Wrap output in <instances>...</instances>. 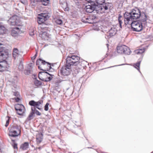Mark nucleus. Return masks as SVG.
<instances>
[{
  "label": "nucleus",
  "mask_w": 153,
  "mask_h": 153,
  "mask_svg": "<svg viewBox=\"0 0 153 153\" xmlns=\"http://www.w3.org/2000/svg\"><path fill=\"white\" fill-rule=\"evenodd\" d=\"M141 16L140 10L137 8L133 9L130 12H126L124 14V22L126 20L133 21L139 18Z\"/></svg>",
  "instance_id": "f257e3e1"
},
{
  "label": "nucleus",
  "mask_w": 153,
  "mask_h": 153,
  "mask_svg": "<svg viewBox=\"0 0 153 153\" xmlns=\"http://www.w3.org/2000/svg\"><path fill=\"white\" fill-rule=\"evenodd\" d=\"M105 0H97L94 3L96 7V10L100 13H103L108 9V4L105 3Z\"/></svg>",
  "instance_id": "f03ea898"
},
{
  "label": "nucleus",
  "mask_w": 153,
  "mask_h": 153,
  "mask_svg": "<svg viewBox=\"0 0 153 153\" xmlns=\"http://www.w3.org/2000/svg\"><path fill=\"white\" fill-rule=\"evenodd\" d=\"M125 23L126 25H131L133 30L135 31H140L143 28V26L141 23L136 21H129L126 20Z\"/></svg>",
  "instance_id": "7ed1b4c3"
},
{
  "label": "nucleus",
  "mask_w": 153,
  "mask_h": 153,
  "mask_svg": "<svg viewBox=\"0 0 153 153\" xmlns=\"http://www.w3.org/2000/svg\"><path fill=\"white\" fill-rule=\"evenodd\" d=\"M9 129L10 136L15 137L20 134V127L18 125L12 126Z\"/></svg>",
  "instance_id": "20e7f679"
},
{
  "label": "nucleus",
  "mask_w": 153,
  "mask_h": 153,
  "mask_svg": "<svg viewBox=\"0 0 153 153\" xmlns=\"http://www.w3.org/2000/svg\"><path fill=\"white\" fill-rule=\"evenodd\" d=\"M79 57L76 56H68L66 59L67 65H76L79 64Z\"/></svg>",
  "instance_id": "39448f33"
},
{
  "label": "nucleus",
  "mask_w": 153,
  "mask_h": 153,
  "mask_svg": "<svg viewBox=\"0 0 153 153\" xmlns=\"http://www.w3.org/2000/svg\"><path fill=\"white\" fill-rule=\"evenodd\" d=\"M39 77L40 79L45 81H48L51 80L53 75L46 72H42L39 73Z\"/></svg>",
  "instance_id": "423d86ee"
},
{
  "label": "nucleus",
  "mask_w": 153,
  "mask_h": 153,
  "mask_svg": "<svg viewBox=\"0 0 153 153\" xmlns=\"http://www.w3.org/2000/svg\"><path fill=\"white\" fill-rule=\"evenodd\" d=\"M117 52L120 54L129 55L131 53L130 48L125 45H122L117 47Z\"/></svg>",
  "instance_id": "0eeeda50"
},
{
  "label": "nucleus",
  "mask_w": 153,
  "mask_h": 153,
  "mask_svg": "<svg viewBox=\"0 0 153 153\" xmlns=\"http://www.w3.org/2000/svg\"><path fill=\"white\" fill-rule=\"evenodd\" d=\"M71 66L67 65L66 63L65 66L63 67L60 71L59 72V75L68 76L69 75L71 71Z\"/></svg>",
  "instance_id": "6e6552de"
},
{
  "label": "nucleus",
  "mask_w": 153,
  "mask_h": 153,
  "mask_svg": "<svg viewBox=\"0 0 153 153\" xmlns=\"http://www.w3.org/2000/svg\"><path fill=\"white\" fill-rule=\"evenodd\" d=\"M42 102L41 101L36 102L34 100H31L29 102V104L31 106L36 107L39 110H41L42 109ZM31 110L32 111L35 112V107H32Z\"/></svg>",
  "instance_id": "1a4fd4ad"
},
{
  "label": "nucleus",
  "mask_w": 153,
  "mask_h": 153,
  "mask_svg": "<svg viewBox=\"0 0 153 153\" xmlns=\"http://www.w3.org/2000/svg\"><path fill=\"white\" fill-rule=\"evenodd\" d=\"M49 18V16L47 14L42 13L39 14L37 18L38 22L41 24L44 22Z\"/></svg>",
  "instance_id": "9d476101"
},
{
  "label": "nucleus",
  "mask_w": 153,
  "mask_h": 153,
  "mask_svg": "<svg viewBox=\"0 0 153 153\" xmlns=\"http://www.w3.org/2000/svg\"><path fill=\"white\" fill-rule=\"evenodd\" d=\"M6 58H0V71H2L6 70L8 67L7 61L5 60Z\"/></svg>",
  "instance_id": "9b49d317"
},
{
  "label": "nucleus",
  "mask_w": 153,
  "mask_h": 153,
  "mask_svg": "<svg viewBox=\"0 0 153 153\" xmlns=\"http://www.w3.org/2000/svg\"><path fill=\"white\" fill-rule=\"evenodd\" d=\"M8 22L12 25H18L19 18L16 16H13L9 19Z\"/></svg>",
  "instance_id": "f8f14e48"
},
{
  "label": "nucleus",
  "mask_w": 153,
  "mask_h": 153,
  "mask_svg": "<svg viewBox=\"0 0 153 153\" xmlns=\"http://www.w3.org/2000/svg\"><path fill=\"white\" fill-rule=\"evenodd\" d=\"M116 26L115 25H113L112 26L108 32V34H109V35H108L107 38L105 37L106 39H108L114 36L116 34L117 31V29L116 28Z\"/></svg>",
  "instance_id": "ddd939ff"
},
{
  "label": "nucleus",
  "mask_w": 153,
  "mask_h": 153,
  "mask_svg": "<svg viewBox=\"0 0 153 153\" xmlns=\"http://www.w3.org/2000/svg\"><path fill=\"white\" fill-rule=\"evenodd\" d=\"M94 10H96V7L94 4H88L85 6V10L87 13H91Z\"/></svg>",
  "instance_id": "4468645a"
},
{
  "label": "nucleus",
  "mask_w": 153,
  "mask_h": 153,
  "mask_svg": "<svg viewBox=\"0 0 153 153\" xmlns=\"http://www.w3.org/2000/svg\"><path fill=\"white\" fill-rule=\"evenodd\" d=\"M39 36L42 37L43 39L45 40H48L49 35L46 31H44V30L41 31L39 34Z\"/></svg>",
  "instance_id": "2eb2a0df"
},
{
  "label": "nucleus",
  "mask_w": 153,
  "mask_h": 153,
  "mask_svg": "<svg viewBox=\"0 0 153 153\" xmlns=\"http://www.w3.org/2000/svg\"><path fill=\"white\" fill-rule=\"evenodd\" d=\"M2 44L0 43V45ZM8 57V53L4 51V49L2 47H0V58H6Z\"/></svg>",
  "instance_id": "dca6fc26"
},
{
  "label": "nucleus",
  "mask_w": 153,
  "mask_h": 153,
  "mask_svg": "<svg viewBox=\"0 0 153 153\" xmlns=\"http://www.w3.org/2000/svg\"><path fill=\"white\" fill-rule=\"evenodd\" d=\"M45 61L44 60H42L41 59H39L37 60L36 61V65H38V67L39 69L42 70H45V69H43L42 68V66L41 65H43L44 63H45Z\"/></svg>",
  "instance_id": "f3484780"
},
{
  "label": "nucleus",
  "mask_w": 153,
  "mask_h": 153,
  "mask_svg": "<svg viewBox=\"0 0 153 153\" xmlns=\"http://www.w3.org/2000/svg\"><path fill=\"white\" fill-rule=\"evenodd\" d=\"M41 66H42V68L46 70H43V71H49L50 70H53L50 64L46 62L45 63H44L43 65H41Z\"/></svg>",
  "instance_id": "a211bd4d"
},
{
  "label": "nucleus",
  "mask_w": 153,
  "mask_h": 153,
  "mask_svg": "<svg viewBox=\"0 0 153 153\" xmlns=\"http://www.w3.org/2000/svg\"><path fill=\"white\" fill-rule=\"evenodd\" d=\"M49 0H31V3H33V5H35V4L37 2H41L43 5H47L48 3Z\"/></svg>",
  "instance_id": "6ab92c4d"
},
{
  "label": "nucleus",
  "mask_w": 153,
  "mask_h": 153,
  "mask_svg": "<svg viewBox=\"0 0 153 153\" xmlns=\"http://www.w3.org/2000/svg\"><path fill=\"white\" fill-rule=\"evenodd\" d=\"M43 139V135L41 133H38L36 136V141L37 143H40L42 141Z\"/></svg>",
  "instance_id": "aec40b11"
},
{
  "label": "nucleus",
  "mask_w": 153,
  "mask_h": 153,
  "mask_svg": "<svg viewBox=\"0 0 153 153\" xmlns=\"http://www.w3.org/2000/svg\"><path fill=\"white\" fill-rule=\"evenodd\" d=\"M19 31L18 27L13 28L11 31V34L13 36H16L17 35Z\"/></svg>",
  "instance_id": "412c9836"
},
{
  "label": "nucleus",
  "mask_w": 153,
  "mask_h": 153,
  "mask_svg": "<svg viewBox=\"0 0 153 153\" xmlns=\"http://www.w3.org/2000/svg\"><path fill=\"white\" fill-rule=\"evenodd\" d=\"M18 106H20V105H16L15 106V108L16 110L17 111L18 114L19 115H21L24 112V110L23 109L24 108L18 109Z\"/></svg>",
  "instance_id": "4be33fe9"
},
{
  "label": "nucleus",
  "mask_w": 153,
  "mask_h": 153,
  "mask_svg": "<svg viewBox=\"0 0 153 153\" xmlns=\"http://www.w3.org/2000/svg\"><path fill=\"white\" fill-rule=\"evenodd\" d=\"M29 147V143L27 142H25L21 145L20 149L23 150H25L28 148Z\"/></svg>",
  "instance_id": "5701e85b"
},
{
  "label": "nucleus",
  "mask_w": 153,
  "mask_h": 153,
  "mask_svg": "<svg viewBox=\"0 0 153 153\" xmlns=\"http://www.w3.org/2000/svg\"><path fill=\"white\" fill-rule=\"evenodd\" d=\"M19 54V50L17 48H14L13 50V56L14 58H16Z\"/></svg>",
  "instance_id": "b1692460"
},
{
  "label": "nucleus",
  "mask_w": 153,
  "mask_h": 153,
  "mask_svg": "<svg viewBox=\"0 0 153 153\" xmlns=\"http://www.w3.org/2000/svg\"><path fill=\"white\" fill-rule=\"evenodd\" d=\"M60 4H62V7L64 9L65 11H68V10L69 8L67 7V4L66 2L65 1H64L63 3H62L61 2V1H60Z\"/></svg>",
  "instance_id": "393cba45"
},
{
  "label": "nucleus",
  "mask_w": 153,
  "mask_h": 153,
  "mask_svg": "<svg viewBox=\"0 0 153 153\" xmlns=\"http://www.w3.org/2000/svg\"><path fill=\"white\" fill-rule=\"evenodd\" d=\"M145 51L144 48L139 49L134 51V52L135 54H141Z\"/></svg>",
  "instance_id": "a878e982"
},
{
  "label": "nucleus",
  "mask_w": 153,
  "mask_h": 153,
  "mask_svg": "<svg viewBox=\"0 0 153 153\" xmlns=\"http://www.w3.org/2000/svg\"><path fill=\"white\" fill-rule=\"evenodd\" d=\"M7 31V30L5 27L2 25L0 27V34H3L5 33Z\"/></svg>",
  "instance_id": "bb28decb"
},
{
  "label": "nucleus",
  "mask_w": 153,
  "mask_h": 153,
  "mask_svg": "<svg viewBox=\"0 0 153 153\" xmlns=\"http://www.w3.org/2000/svg\"><path fill=\"white\" fill-rule=\"evenodd\" d=\"M140 61L138 62L137 63L135 64L134 65V67L137 69L140 72Z\"/></svg>",
  "instance_id": "cd10ccee"
},
{
  "label": "nucleus",
  "mask_w": 153,
  "mask_h": 153,
  "mask_svg": "<svg viewBox=\"0 0 153 153\" xmlns=\"http://www.w3.org/2000/svg\"><path fill=\"white\" fill-rule=\"evenodd\" d=\"M142 16L143 17L141 16V18H142L141 19V20L143 22L146 21L147 20V17L146 15L145 14H143V15H142Z\"/></svg>",
  "instance_id": "c85d7f7f"
},
{
  "label": "nucleus",
  "mask_w": 153,
  "mask_h": 153,
  "mask_svg": "<svg viewBox=\"0 0 153 153\" xmlns=\"http://www.w3.org/2000/svg\"><path fill=\"white\" fill-rule=\"evenodd\" d=\"M33 65V64L32 63H30L29 64L27 67V69L32 71V68Z\"/></svg>",
  "instance_id": "c756f323"
},
{
  "label": "nucleus",
  "mask_w": 153,
  "mask_h": 153,
  "mask_svg": "<svg viewBox=\"0 0 153 153\" xmlns=\"http://www.w3.org/2000/svg\"><path fill=\"white\" fill-rule=\"evenodd\" d=\"M56 23L58 25H61L62 23V20L60 19H58L56 21Z\"/></svg>",
  "instance_id": "7c9ffc66"
},
{
  "label": "nucleus",
  "mask_w": 153,
  "mask_h": 153,
  "mask_svg": "<svg viewBox=\"0 0 153 153\" xmlns=\"http://www.w3.org/2000/svg\"><path fill=\"white\" fill-rule=\"evenodd\" d=\"M31 70L27 69L24 71V74L26 75H29L31 73Z\"/></svg>",
  "instance_id": "2f4dec72"
},
{
  "label": "nucleus",
  "mask_w": 153,
  "mask_h": 153,
  "mask_svg": "<svg viewBox=\"0 0 153 153\" xmlns=\"http://www.w3.org/2000/svg\"><path fill=\"white\" fill-rule=\"evenodd\" d=\"M6 123L5 124V126L7 127L9 124V117H6Z\"/></svg>",
  "instance_id": "473e14b6"
},
{
  "label": "nucleus",
  "mask_w": 153,
  "mask_h": 153,
  "mask_svg": "<svg viewBox=\"0 0 153 153\" xmlns=\"http://www.w3.org/2000/svg\"><path fill=\"white\" fill-rule=\"evenodd\" d=\"M18 68L20 70H22L23 68V64L22 62H20L19 66Z\"/></svg>",
  "instance_id": "72a5a7b5"
},
{
  "label": "nucleus",
  "mask_w": 153,
  "mask_h": 153,
  "mask_svg": "<svg viewBox=\"0 0 153 153\" xmlns=\"http://www.w3.org/2000/svg\"><path fill=\"white\" fill-rule=\"evenodd\" d=\"M49 104L48 103H47L45 106V110L46 111H47L48 110V105Z\"/></svg>",
  "instance_id": "f704fd0d"
},
{
  "label": "nucleus",
  "mask_w": 153,
  "mask_h": 153,
  "mask_svg": "<svg viewBox=\"0 0 153 153\" xmlns=\"http://www.w3.org/2000/svg\"><path fill=\"white\" fill-rule=\"evenodd\" d=\"M121 17H122L121 16H119V18H118L119 22V25H120V26L121 28V27H122V25H121V24H122V22L120 20V18H121Z\"/></svg>",
  "instance_id": "c9c22d12"
},
{
  "label": "nucleus",
  "mask_w": 153,
  "mask_h": 153,
  "mask_svg": "<svg viewBox=\"0 0 153 153\" xmlns=\"http://www.w3.org/2000/svg\"><path fill=\"white\" fill-rule=\"evenodd\" d=\"M82 0H73L76 4H79L81 2Z\"/></svg>",
  "instance_id": "e433bc0d"
},
{
  "label": "nucleus",
  "mask_w": 153,
  "mask_h": 153,
  "mask_svg": "<svg viewBox=\"0 0 153 153\" xmlns=\"http://www.w3.org/2000/svg\"><path fill=\"white\" fill-rule=\"evenodd\" d=\"M87 1L89 2L93 3L94 4V3L97 0H86Z\"/></svg>",
  "instance_id": "4c0bfd02"
},
{
  "label": "nucleus",
  "mask_w": 153,
  "mask_h": 153,
  "mask_svg": "<svg viewBox=\"0 0 153 153\" xmlns=\"http://www.w3.org/2000/svg\"><path fill=\"white\" fill-rule=\"evenodd\" d=\"M35 31L34 30H32L30 32L29 34L30 36H33L34 35Z\"/></svg>",
  "instance_id": "58836bf2"
},
{
  "label": "nucleus",
  "mask_w": 153,
  "mask_h": 153,
  "mask_svg": "<svg viewBox=\"0 0 153 153\" xmlns=\"http://www.w3.org/2000/svg\"><path fill=\"white\" fill-rule=\"evenodd\" d=\"M13 95L14 96H16V97H20V95L19 94V93L18 92H14Z\"/></svg>",
  "instance_id": "ea45409f"
},
{
  "label": "nucleus",
  "mask_w": 153,
  "mask_h": 153,
  "mask_svg": "<svg viewBox=\"0 0 153 153\" xmlns=\"http://www.w3.org/2000/svg\"><path fill=\"white\" fill-rule=\"evenodd\" d=\"M21 2L24 4H25L27 3V0H20Z\"/></svg>",
  "instance_id": "a19ab883"
},
{
  "label": "nucleus",
  "mask_w": 153,
  "mask_h": 153,
  "mask_svg": "<svg viewBox=\"0 0 153 153\" xmlns=\"http://www.w3.org/2000/svg\"><path fill=\"white\" fill-rule=\"evenodd\" d=\"M35 113L36 114L40 116L41 115V114L40 112H39L38 111L36 110L35 111Z\"/></svg>",
  "instance_id": "79ce46f5"
},
{
  "label": "nucleus",
  "mask_w": 153,
  "mask_h": 153,
  "mask_svg": "<svg viewBox=\"0 0 153 153\" xmlns=\"http://www.w3.org/2000/svg\"><path fill=\"white\" fill-rule=\"evenodd\" d=\"M19 97H17L16 98H15V100L16 102H19L20 100V98H19Z\"/></svg>",
  "instance_id": "37998d69"
},
{
  "label": "nucleus",
  "mask_w": 153,
  "mask_h": 153,
  "mask_svg": "<svg viewBox=\"0 0 153 153\" xmlns=\"http://www.w3.org/2000/svg\"><path fill=\"white\" fill-rule=\"evenodd\" d=\"M17 105H20V106H18V109H19V108H24V106L22 104H17Z\"/></svg>",
  "instance_id": "c03bdc74"
},
{
  "label": "nucleus",
  "mask_w": 153,
  "mask_h": 153,
  "mask_svg": "<svg viewBox=\"0 0 153 153\" xmlns=\"http://www.w3.org/2000/svg\"><path fill=\"white\" fill-rule=\"evenodd\" d=\"M13 146L14 148L15 149L17 148V145L16 144H14Z\"/></svg>",
  "instance_id": "a18cd8bd"
},
{
  "label": "nucleus",
  "mask_w": 153,
  "mask_h": 153,
  "mask_svg": "<svg viewBox=\"0 0 153 153\" xmlns=\"http://www.w3.org/2000/svg\"><path fill=\"white\" fill-rule=\"evenodd\" d=\"M35 112L32 111V112L30 113V117H32L34 114Z\"/></svg>",
  "instance_id": "49530a36"
},
{
  "label": "nucleus",
  "mask_w": 153,
  "mask_h": 153,
  "mask_svg": "<svg viewBox=\"0 0 153 153\" xmlns=\"http://www.w3.org/2000/svg\"><path fill=\"white\" fill-rule=\"evenodd\" d=\"M36 55H35V56H34V57H33L32 58V59H33V58L34 59L35 57L36 56Z\"/></svg>",
  "instance_id": "de8ad7c7"
},
{
  "label": "nucleus",
  "mask_w": 153,
  "mask_h": 153,
  "mask_svg": "<svg viewBox=\"0 0 153 153\" xmlns=\"http://www.w3.org/2000/svg\"><path fill=\"white\" fill-rule=\"evenodd\" d=\"M2 25L1 24V23H0V27L2 26Z\"/></svg>",
  "instance_id": "09e8293b"
},
{
  "label": "nucleus",
  "mask_w": 153,
  "mask_h": 153,
  "mask_svg": "<svg viewBox=\"0 0 153 153\" xmlns=\"http://www.w3.org/2000/svg\"><path fill=\"white\" fill-rule=\"evenodd\" d=\"M107 47H108V44H107Z\"/></svg>",
  "instance_id": "8fccbe9b"
}]
</instances>
